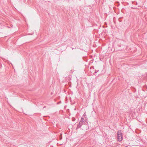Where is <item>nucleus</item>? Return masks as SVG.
I'll return each instance as SVG.
<instances>
[{
    "mask_svg": "<svg viewBox=\"0 0 147 147\" xmlns=\"http://www.w3.org/2000/svg\"><path fill=\"white\" fill-rule=\"evenodd\" d=\"M125 48L126 47L125 45L121 44H118L117 46L118 50L119 51H121Z\"/></svg>",
    "mask_w": 147,
    "mask_h": 147,
    "instance_id": "1",
    "label": "nucleus"
},
{
    "mask_svg": "<svg viewBox=\"0 0 147 147\" xmlns=\"http://www.w3.org/2000/svg\"><path fill=\"white\" fill-rule=\"evenodd\" d=\"M117 139L119 141H121L122 139V135L121 131H118L117 132Z\"/></svg>",
    "mask_w": 147,
    "mask_h": 147,
    "instance_id": "2",
    "label": "nucleus"
},
{
    "mask_svg": "<svg viewBox=\"0 0 147 147\" xmlns=\"http://www.w3.org/2000/svg\"><path fill=\"white\" fill-rule=\"evenodd\" d=\"M82 122V121H80L79 122V123L77 125L76 129H77L80 128L82 125V122Z\"/></svg>",
    "mask_w": 147,
    "mask_h": 147,
    "instance_id": "3",
    "label": "nucleus"
},
{
    "mask_svg": "<svg viewBox=\"0 0 147 147\" xmlns=\"http://www.w3.org/2000/svg\"><path fill=\"white\" fill-rule=\"evenodd\" d=\"M81 122L82 123V125L86 124L88 123V122L87 120H85L84 121H82Z\"/></svg>",
    "mask_w": 147,
    "mask_h": 147,
    "instance_id": "4",
    "label": "nucleus"
},
{
    "mask_svg": "<svg viewBox=\"0 0 147 147\" xmlns=\"http://www.w3.org/2000/svg\"><path fill=\"white\" fill-rule=\"evenodd\" d=\"M84 118L83 117H81V120L80 121H84Z\"/></svg>",
    "mask_w": 147,
    "mask_h": 147,
    "instance_id": "5",
    "label": "nucleus"
},
{
    "mask_svg": "<svg viewBox=\"0 0 147 147\" xmlns=\"http://www.w3.org/2000/svg\"><path fill=\"white\" fill-rule=\"evenodd\" d=\"M132 2L133 4H135L136 5H137L138 4L137 3V2H136L135 4V2Z\"/></svg>",
    "mask_w": 147,
    "mask_h": 147,
    "instance_id": "6",
    "label": "nucleus"
},
{
    "mask_svg": "<svg viewBox=\"0 0 147 147\" xmlns=\"http://www.w3.org/2000/svg\"><path fill=\"white\" fill-rule=\"evenodd\" d=\"M62 139V136H60V140H61Z\"/></svg>",
    "mask_w": 147,
    "mask_h": 147,
    "instance_id": "7",
    "label": "nucleus"
},
{
    "mask_svg": "<svg viewBox=\"0 0 147 147\" xmlns=\"http://www.w3.org/2000/svg\"><path fill=\"white\" fill-rule=\"evenodd\" d=\"M89 128L88 127H87L86 128V129H88Z\"/></svg>",
    "mask_w": 147,
    "mask_h": 147,
    "instance_id": "8",
    "label": "nucleus"
},
{
    "mask_svg": "<svg viewBox=\"0 0 147 147\" xmlns=\"http://www.w3.org/2000/svg\"><path fill=\"white\" fill-rule=\"evenodd\" d=\"M73 120H75V118H73Z\"/></svg>",
    "mask_w": 147,
    "mask_h": 147,
    "instance_id": "9",
    "label": "nucleus"
},
{
    "mask_svg": "<svg viewBox=\"0 0 147 147\" xmlns=\"http://www.w3.org/2000/svg\"><path fill=\"white\" fill-rule=\"evenodd\" d=\"M131 8H132V9H134V8H133V7H132Z\"/></svg>",
    "mask_w": 147,
    "mask_h": 147,
    "instance_id": "10",
    "label": "nucleus"
},
{
    "mask_svg": "<svg viewBox=\"0 0 147 147\" xmlns=\"http://www.w3.org/2000/svg\"><path fill=\"white\" fill-rule=\"evenodd\" d=\"M72 120H73V121H74V120H73V119H72Z\"/></svg>",
    "mask_w": 147,
    "mask_h": 147,
    "instance_id": "11",
    "label": "nucleus"
}]
</instances>
